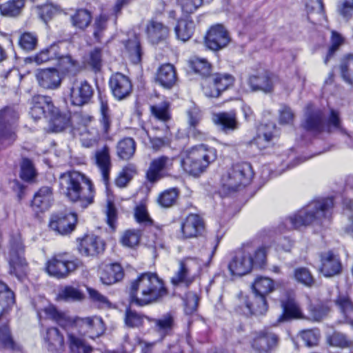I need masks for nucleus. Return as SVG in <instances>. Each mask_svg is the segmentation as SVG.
Instances as JSON below:
<instances>
[{
  "label": "nucleus",
  "mask_w": 353,
  "mask_h": 353,
  "mask_svg": "<svg viewBox=\"0 0 353 353\" xmlns=\"http://www.w3.org/2000/svg\"><path fill=\"white\" fill-rule=\"evenodd\" d=\"M320 258V271L325 276H334L341 272L342 265L339 257L332 251L322 252Z\"/></svg>",
  "instance_id": "4be33fe9"
},
{
  "label": "nucleus",
  "mask_w": 353,
  "mask_h": 353,
  "mask_svg": "<svg viewBox=\"0 0 353 353\" xmlns=\"http://www.w3.org/2000/svg\"><path fill=\"white\" fill-rule=\"evenodd\" d=\"M245 306L250 314H263L268 310L265 295L254 294L252 301H246Z\"/></svg>",
  "instance_id": "37998d69"
},
{
  "label": "nucleus",
  "mask_w": 353,
  "mask_h": 353,
  "mask_svg": "<svg viewBox=\"0 0 353 353\" xmlns=\"http://www.w3.org/2000/svg\"><path fill=\"white\" fill-rule=\"evenodd\" d=\"M170 104L167 101H163L157 105L150 106L152 116L158 121L165 123L171 118L169 112Z\"/></svg>",
  "instance_id": "3c124183"
},
{
  "label": "nucleus",
  "mask_w": 353,
  "mask_h": 353,
  "mask_svg": "<svg viewBox=\"0 0 353 353\" xmlns=\"http://www.w3.org/2000/svg\"><path fill=\"white\" fill-rule=\"evenodd\" d=\"M304 129L314 133L319 134L325 131L324 114L320 109H307L305 120L302 124Z\"/></svg>",
  "instance_id": "5701e85b"
},
{
  "label": "nucleus",
  "mask_w": 353,
  "mask_h": 353,
  "mask_svg": "<svg viewBox=\"0 0 353 353\" xmlns=\"http://www.w3.org/2000/svg\"><path fill=\"white\" fill-rule=\"evenodd\" d=\"M37 9L39 18L45 23L50 20L59 10L58 6L51 3L37 6Z\"/></svg>",
  "instance_id": "052dcab7"
},
{
  "label": "nucleus",
  "mask_w": 353,
  "mask_h": 353,
  "mask_svg": "<svg viewBox=\"0 0 353 353\" xmlns=\"http://www.w3.org/2000/svg\"><path fill=\"white\" fill-rule=\"evenodd\" d=\"M77 221V216L74 213H59L52 215L49 227L57 234L65 235L74 230Z\"/></svg>",
  "instance_id": "ddd939ff"
},
{
  "label": "nucleus",
  "mask_w": 353,
  "mask_h": 353,
  "mask_svg": "<svg viewBox=\"0 0 353 353\" xmlns=\"http://www.w3.org/2000/svg\"><path fill=\"white\" fill-rule=\"evenodd\" d=\"M93 95L92 86L86 81L74 79L70 88V99L74 105L88 103Z\"/></svg>",
  "instance_id": "2eb2a0df"
},
{
  "label": "nucleus",
  "mask_w": 353,
  "mask_h": 353,
  "mask_svg": "<svg viewBox=\"0 0 353 353\" xmlns=\"http://www.w3.org/2000/svg\"><path fill=\"white\" fill-rule=\"evenodd\" d=\"M341 75L347 84L353 85V54L345 56L340 64Z\"/></svg>",
  "instance_id": "49530a36"
},
{
  "label": "nucleus",
  "mask_w": 353,
  "mask_h": 353,
  "mask_svg": "<svg viewBox=\"0 0 353 353\" xmlns=\"http://www.w3.org/2000/svg\"><path fill=\"white\" fill-rule=\"evenodd\" d=\"M252 288L254 294L266 295L273 290V281L267 277H259L253 283Z\"/></svg>",
  "instance_id": "864d4df0"
},
{
  "label": "nucleus",
  "mask_w": 353,
  "mask_h": 353,
  "mask_svg": "<svg viewBox=\"0 0 353 353\" xmlns=\"http://www.w3.org/2000/svg\"><path fill=\"white\" fill-rule=\"evenodd\" d=\"M23 246L20 240L11 243L8 256L9 272L21 280L26 274L27 263L23 257Z\"/></svg>",
  "instance_id": "1a4fd4ad"
},
{
  "label": "nucleus",
  "mask_w": 353,
  "mask_h": 353,
  "mask_svg": "<svg viewBox=\"0 0 353 353\" xmlns=\"http://www.w3.org/2000/svg\"><path fill=\"white\" fill-rule=\"evenodd\" d=\"M48 348L51 352H59L64 345V338L57 327H50L44 336Z\"/></svg>",
  "instance_id": "72a5a7b5"
},
{
  "label": "nucleus",
  "mask_w": 353,
  "mask_h": 353,
  "mask_svg": "<svg viewBox=\"0 0 353 353\" xmlns=\"http://www.w3.org/2000/svg\"><path fill=\"white\" fill-rule=\"evenodd\" d=\"M14 303V292L3 282L0 281V317L6 311L7 307Z\"/></svg>",
  "instance_id": "de8ad7c7"
},
{
  "label": "nucleus",
  "mask_w": 353,
  "mask_h": 353,
  "mask_svg": "<svg viewBox=\"0 0 353 353\" xmlns=\"http://www.w3.org/2000/svg\"><path fill=\"white\" fill-rule=\"evenodd\" d=\"M52 201L53 193L52 188L43 186L34 194L31 206L37 212H43L50 208Z\"/></svg>",
  "instance_id": "b1692460"
},
{
  "label": "nucleus",
  "mask_w": 353,
  "mask_h": 353,
  "mask_svg": "<svg viewBox=\"0 0 353 353\" xmlns=\"http://www.w3.org/2000/svg\"><path fill=\"white\" fill-rule=\"evenodd\" d=\"M109 85L113 96L118 100H122L129 96L132 88L129 78L119 72L111 76Z\"/></svg>",
  "instance_id": "a211bd4d"
},
{
  "label": "nucleus",
  "mask_w": 353,
  "mask_h": 353,
  "mask_svg": "<svg viewBox=\"0 0 353 353\" xmlns=\"http://www.w3.org/2000/svg\"><path fill=\"white\" fill-rule=\"evenodd\" d=\"M136 143L132 138L126 137L119 141L117 145V154H134Z\"/></svg>",
  "instance_id": "680f3d73"
},
{
  "label": "nucleus",
  "mask_w": 353,
  "mask_h": 353,
  "mask_svg": "<svg viewBox=\"0 0 353 353\" xmlns=\"http://www.w3.org/2000/svg\"><path fill=\"white\" fill-rule=\"evenodd\" d=\"M57 297L63 301H81L83 298V294L74 287L65 286L59 292Z\"/></svg>",
  "instance_id": "6e6d98bb"
},
{
  "label": "nucleus",
  "mask_w": 353,
  "mask_h": 353,
  "mask_svg": "<svg viewBox=\"0 0 353 353\" xmlns=\"http://www.w3.org/2000/svg\"><path fill=\"white\" fill-rule=\"evenodd\" d=\"M35 175L36 171L32 161L27 158H23L21 163V178L29 181L34 178Z\"/></svg>",
  "instance_id": "69168bd1"
},
{
  "label": "nucleus",
  "mask_w": 353,
  "mask_h": 353,
  "mask_svg": "<svg viewBox=\"0 0 353 353\" xmlns=\"http://www.w3.org/2000/svg\"><path fill=\"white\" fill-rule=\"evenodd\" d=\"M144 316L136 311L127 310L125 312V323L130 327H137L143 325Z\"/></svg>",
  "instance_id": "338daca9"
},
{
  "label": "nucleus",
  "mask_w": 353,
  "mask_h": 353,
  "mask_svg": "<svg viewBox=\"0 0 353 353\" xmlns=\"http://www.w3.org/2000/svg\"><path fill=\"white\" fill-rule=\"evenodd\" d=\"M274 128L275 125L272 123L261 124L258 128L256 137L250 142L251 145H255L260 150L270 147L274 137Z\"/></svg>",
  "instance_id": "cd10ccee"
},
{
  "label": "nucleus",
  "mask_w": 353,
  "mask_h": 353,
  "mask_svg": "<svg viewBox=\"0 0 353 353\" xmlns=\"http://www.w3.org/2000/svg\"><path fill=\"white\" fill-rule=\"evenodd\" d=\"M0 345L3 348L11 350H15L18 348L7 326L0 328Z\"/></svg>",
  "instance_id": "bf43d9fd"
},
{
  "label": "nucleus",
  "mask_w": 353,
  "mask_h": 353,
  "mask_svg": "<svg viewBox=\"0 0 353 353\" xmlns=\"http://www.w3.org/2000/svg\"><path fill=\"white\" fill-rule=\"evenodd\" d=\"M37 316L40 319L41 318L51 319L63 327L72 323L70 317L65 312L57 310L53 305H49L42 310H38Z\"/></svg>",
  "instance_id": "c756f323"
},
{
  "label": "nucleus",
  "mask_w": 353,
  "mask_h": 353,
  "mask_svg": "<svg viewBox=\"0 0 353 353\" xmlns=\"http://www.w3.org/2000/svg\"><path fill=\"white\" fill-rule=\"evenodd\" d=\"M300 336L306 346L312 347L318 345L321 338V333L318 329H310L301 331Z\"/></svg>",
  "instance_id": "4d7b16f0"
},
{
  "label": "nucleus",
  "mask_w": 353,
  "mask_h": 353,
  "mask_svg": "<svg viewBox=\"0 0 353 353\" xmlns=\"http://www.w3.org/2000/svg\"><path fill=\"white\" fill-rule=\"evenodd\" d=\"M334 207L332 198H321L313 200L292 215L287 217L280 225L281 232L301 227H306L312 224L321 223L327 217Z\"/></svg>",
  "instance_id": "f257e3e1"
},
{
  "label": "nucleus",
  "mask_w": 353,
  "mask_h": 353,
  "mask_svg": "<svg viewBox=\"0 0 353 353\" xmlns=\"http://www.w3.org/2000/svg\"><path fill=\"white\" fill-rule=\"evenodd\" d=\"M141 232L139 230H128L121 237L122 244L128 248H134L139 243Z\"/></svg>",
  "instance_id": "0e129e2a"
},
{
  "label": "nucleus",
  "mask_w": 353,
  "mask_h": 353,
  "mask_svg": "<svg viewBox=\"0 0 353 353\" xmlns=\"http://www.w3.org/2000/svg\"><path fill=\"white\" fill-rule=\"evenodd\" d=\"M279 343V336L267 329L256 333L251 342L252 348L256 353H270Z\"/></svg>",
  "instance_id": "9b49d317"
},
{
  "label": "nucleus",
  "mask_w": 353,
  "mask_h": 353,
  "mask_svg": "<svg viewBox=\"0 0 353 353\" xmlns=\"http://www.w3.org/2000/svg\"><path fill=\"white\" fill-rule=\"evenodd\" d=\"M72 322L79 328L81 334L88 335L90 338L99 336L104 331L103 322L100 317H76Z\"/></svg>",
  "instance_id": "f8f14e48"
},
{
  "label": "nucleus",
  "mask_w": 353,
  "mask_h": 353,
  "mask_svg": "<svg viewBox=\"0 0 353 353\" xmlns=\"http://www.w3.org/2000/svg\"><path fill=\"white\" fill-rule=\"evenodd\" d=\"M213 121L224 131L234 130L237 128V121L234 112H220L213 115Z\"/></svg>",
  "instance_id": "c9c22d12"
},
{
  "label": "nucleus",
  "mask_w": 353,
  "mask_h": 353,
  "mask_svg": "<svg viewBox=\"0 0 353 353\" xmlns=\"http://www.w3.org/2000/svg\"><path fill=\"white\" fill-rule=\"evenodd\" d=\"M185 156L181 161V166L185 172L194 176L203 173L210 163L215 161V156Z\"/></svg>",
  "instance_id": "dca6fc26"
},
{
  "label": "nucleus",
  "mask_w": 353,
  "mask_h": 353,
  "mask_svg": "<svg viewBox=\"0 0 353 353\" xmlns=\"http://www.w3.org/2000/svg\"><path fill=\"white\" fill-rule=\"evenodd\" d=\"M81 265L79 259L70 260L65 253L54 255L46 265L48 274L57 279H64Z\"/></svg>",
  "instance_id": "39448f33"
},
{
  "label": "nucleus",
  "mask_w": 353,
  "mask_h": 353,
  "mask_svg": "<svg viewBox=\"0 0 353 353\" xmlns=\"http://www.w3.org/2000/svg\"><path fill=\"white\" fill-rule=\"evenodd\" d=\"M151 321L154 324L155 331L162 337L167 335L174 325V316L170 313H167L159 319H153Z\"/></svg>",
  "instance_id": "4c0bfd02"
},
{
  "label": "nucleus",
  "mask_w": 353,
  "mask_h": 353,
  "mask_svg": "<svg viewBox=\"0 0 353 353\" xmlns=\"http://www.w3.org/2000/svg\"><path fill=\"white\" fill-rule=\"evenodd\" d=\"M54 107L50 97L42 95L34 96L31 101L30 114L37 121L48 117L50 112L53 111Z\"/></svg>",
  "instance_id": "412c9836"
},
{
  "label": "nucleus",
  "mask_w": 353,
  "mask_h": 353,
  "mask_svg": "<svg viewBox=\"0 0 353 353\" xmlns=\"http://www.w3.org/2000/svg\"><path fill=\"white\" fill-rule=\"evenodd\" d=\"M94 163L100 171L102 180L108 185L110 180V172L112 168V162L110 156H94Z\"/></svg>",
  "instance_id": "c03bdc74"
},
{
  "label": "nucleus",
  "mask_w": 353,
  "mask_h": 353,
  "mask_svg": "<svg viewBox=\"0 0 353 353\" xmlns=\"http://www.w3.org/2000/svg\"><path fill=\"white\" fill-rule=\"evenodd\" d=\"M19 119V113L12 107L0 110V139L6 145H10L16 139L14 125Z\"/></svg>",
  "instance_id": "0eeeda50"
},
{
  "label": "nucleus",
  "mask_w": 353,
  "mask_h": 353,
  "mask_svg": "<svg viewBox=\"0 0 353 353\" xmlns=\"http://www.w3.org/2000/svg\"><path fill=\"white\" fill-rule=\"evenodd\" d=\"M146 34L151 43L158 44L166 40L169 28L163 23L152 19L148 23Z\"/></svg>",
  "instance_id": "a878e982"
},
{
  "label": "nucleus",
  "mask_w": 353,
  "mask_h": 353,
  "mask_svg": "<svg viewBox=\"0 0 353 353\" xmlns=\"http://www.w3.org/2000/svg\"><path fill=\"white\" fill-rule=\"evenodd\" d=\"M124 272L117 263L105 265L100 272V279L103 284L110 285L123 279Z\"/></svg>",
  "instance_id": "c85d7f7f"
},
{
  "label": "nucleus",
  "mask_w": 353,
  "mask_h": 353,
  "mask_svg": "<svg viewBox=\"0 0 353 353\" xmlns=\"http://www.w3.org/2000/svg\"><path fill=\"white\" fill-rule=\"evenodd\" d=\"M167 294L163 281L156 273H142L131 283V303L138 306L159 302Z\"/></svg>",
  "instance_id": "f03ea898"
},
{
  "label": "nucleus",
  "mask_w": 353,
  "mask_h": 353,
  "mask_svg": "<svg viewBox=\"0 0 353 353\" xmlns=\"http://www.w3.org/2000/svg\"><path fill=\"white\" fill-rule=\"evenodd\" d=\"M229 42L228 33L225 28L220 24L212 26L205 37L206 47L214 51L225 47Z\"/></svg>",
  "instance_id": "4468645a"
},
{
  "label": "nucleus",
  "mask_w": 353,
  "mask_h": 353,
  "mask_svg": "<svg viewBox=\"0 0 353 353\" xmlns=\"http://www.w3.org/2000/svg\"><path fill=\"white\" fill-rule=\"evenodd\" d=\"M91 13L86 9H79L71 17L72 25L79 29L87 28L91 21Z\"/></svg>",
  "instance_id": "8fccbe9b"
},
{
  "label": "nucleus",
  "mask_w": 353,
  "mask_h": 353,
  "mask_svg": "<svg viewBox=\"0 0 353 353\" xmlns=\"http://www.w3.org/2000/svg\"><path fill=\"white\" fill-rule=\"evenodd\" d=\"M59 46L53 44L41 50L33 57L29 58L31 61L35 62L37 65L56 60L59 57Z\"/></svg>",
  "instance_id": "58836bf2"
},
{
  "label": "nucleus",
  "mask_w": 353,
  "mask_h": 353,
  "mask_svg": "<svg viewBox=\"0 0 353 353\" xmlns=\"http://www.w3.org/2000/svg\"><path fill=\"white\" fill-rule=\"evenodd\" d=\"M252 252L250 246H245L234 252L228 265L232 275L243 276L251 271L254 264Z\"/></svg>",
  "instance_id": "6e6552de"
},
{
  "label": "nucleus",
  "mask_w": 353,
  "mask_h": 353,
  "mask_svg": "<svg viewBox=\"0 0 353 353\" xmlns=\"http://www.w3.org/2000/svg\"><path fill=\"white\" fill-rule=\"evenodd\" d=\"M59 181L60 189L71 201L79 202L83 208L93 203V185L85 174L69 171L61 174Z\"/></svg>",
  "instance_id": "7ed1b4c3"
},
{
  "label": "nucleus",
  "mask_w": 353,
  "mask_h": 353,
  "mask_svg": "<svg viewBox=\"0 0 353 353\" xmlns=\"http://www.w3.org/2000/svg\"><path fill=\"white\" fill-rule=\"evenodd\" d=\"M177 196L178 192L175 188L166 190L158 197V203L163 208H169L174 203Z\"/></svg>",
  "instance_id": "e2e57ef3"
},
{
  "label": "nucleus",
  "mask_w": 353,
  "mask_h": 353,
  "mask_svg": "<svg viewBox=\"0 0 353 353\" xmlns=\"http://www.w3.org/2000/svg\"><path fill=\"white\" fill-rule=\"evenodd\" d=\"M128 57L134 64L140 63L141 60V50L139 42L136 39L128 40L125 45Z\"/></svg>",
  "instance_id": "5fc2aeb1"
},
{
  "label": "nucleus",
  "mask_w": 353,
  "mask_h": 353,
  "mask_svg": "<svg viewBox=\"0 0 353 353\" xmlns=\"http://www.w3.org/2000/svg\"><path fill=\"white\" fill-rule=\"evenodd\" d=\"M204 229L202 218L196 214H189L181 225V231L186 238L195 237Z\"/></svg>",
  "instance_id": "bb28decb"
},
{
  "label": "nucleus",
  "mask_w": 353,
  "mask_h": 353,
  "mask_svg": "<svg viewBox=\"0 0 353 353\" xmlns=\"http://www.w3.org/2000/svg\"><path fill=\"white\" fill-rule=\"evenodd\" d=\"M35 76L39 85L45 89L56 90L61 84L62 77L54 68L38 70Z\"/></svg>",
  "instance_id": "6ab92c4d"
},
{
  "label": "nucleus",
  "mask_w": 353,
  "mask_h": 353,
  "mask_svg": "<svg viewBox=\"0 0 353 353\" xmlns=\"http://www.w3.org/2000/svg\"><path fill=\"white\" fill-rule=\"evenodd\" d=\"M156 81L162 87L170 89L176 81V73L173 65L166 63L161 65L157 70Z\"/></svg>",
  "instance_id": "2f4dec72"
},
{
  "label": "nucleus",
  "mask_w": 353,
  "mask_h": 353,
  "mask_svg": "<svg viewBox=\"0 0 353 353\" xmlns=\"http://www.w3.org/2000/svg\"><path fill=\"white\" fill-rule=\"evenodd\" d=\"M69 347L72 353H91L92 347L75 334L68 333Z\"/></svg>",
  "instance_id": "79ce46f5"
},
{
  "label": "nucleus",
  "mask_w": 353,
  "mask_h": 353,
  "mask_svg": "<svg viewBox=\"0 0 353 353\" xmlns=\"http://www.w3.org/2000/svg\"><path fill=\"white\" fill-rule=\"evenodd\" d=\"M100 122L105 134L109 132L111 125V118L108 101L99 96Z\"/></svg>",
  "instance_id": "603ef678"
},
{
  "label": "nucleus",
  "mask_w": 353,
  "mask_h": 353,
  "mask_svg": "<svg viewBox=\"0 0 353 353\" xmlns=\"http://www.w3.org/2000/svg\"><path fill=\"white\" fill-rule=\"evenodd\" d=\"M194 30V23L192 20L180 19L174 28L176 38L183 42L189 40Z\"/></svg>",
  "instance_id": "ea45409f"
},
{
  "label": "nucleus",
  "mask_w": 353,
  "mask_h": 353,
  "mask_svg": "<svg viewBox=\"0 0 353 353\" xmlns=\"http://www.w3.org/2000/svg\"><path fill=\"white\" fill-rule=\"evenodd\" d=\"M296 280L306 286H312L314 283V279L310 272L305 268H299L294 270Z\"/></svg>",
  "instance_id": "774afa93"
},
{
  "label": "nucleus",
  "mask_w": 353,
  "mask_h": 353,
  "mask_svg": "<svg viewBox=\"0 0 353 353\" xmlns=\"http://www.w3.org/2000/svg\"><path fill=\"white\" fill-rule=\"evenodd\" d=\"M285 159H282L281 168L276 172L280 174L285 169H291L295 166L307 161L310 157L305 156H284Z\"/></svg>",
  "instance_id": "13d9d810"
},
{
  "label": "nucleus",
  "mask_w": 353,
  "mask_h": 353,
  "mask_svg": "<svg viewBox=\"0 0 353 353\" xmlns=\"http://www.w3.org/2000/svg\"><path fill=\"white\" fill-rule=\"evenodd\" d=\"M342 129V122L340 117V112L331 108L330 113L325 122V131L332 133Z\"/></svg>",
  "instance_id": "09e8293b"
},
{
  "label": "nucleus",
  "mask_w": 353,
  "mask_h": 353,
  "mask_svg": "<svg viewBox=\"0 0 353 353\" xmlns=\"http://www.w3.org/2000/svg\"><path fill=\"white\" fill-rule=\"evenodd\" d=\"M57 66L59 73L63 75H74L80 70L79 63L74 59L70 54L62 55L59 52Z\"/></svg>",
  "instance_id": "473e14b6"
},
{
  "label": "nucleus",
  "mask_w": 353,
  "mask_h": 353,
  "mask_svg": "<svg viewBox=\"0 0 353 353\" xmlns=\"http://www.w3.org/2000/svg\"><path fill=\"white\" fill-rule=\"evenodd\" d=\"M26 0H8L0 4V13L7 17L19 16L25 6Z\"/></svg>",
  "instance_id": "e433bc0d"
},
{
  "label": "nucleus",
  "mask_w": 353,
  "mask_h": 353,
  "mask_svg": "<svg viewBox=\"0 0 353 353\" xmlns=\"http://www.w3.org/2000/svg\"><path fill=\"white\" fill-rule=\"evenodd\" d=\"M253 176L254 172L250 163L241 161L227 165L221 174V191L225 195L239 192L251 183Z\"/></svg>",
  "instance_id": "20e7f679"
},
{
  "label": "nucleus",
  "mask_w": 353,
  "mask_h": 353,
  "mask_svg": "<svg viewBox=\"0 0 353 353\" xmlns=\"http://www.w3.org/2000/svg\"><path fill=\"white\" fill-rule=\"evenodd\" d=\"M173 159L161 156L154 159L146 172V178L150 183H156L168 176L167 170L172 165Z\"/></svg>",
  "instance_id": "f3484780"
},
{
  "label": "nucleus",
  "mask_w": 353,
  "mask_h": 353,
  "mask_svg": "<svg viewBox=\"0 0 353 353\" xmlns=\"http://www.w3.org/2000/svg\"><path fill=\"white\" fill-rule=\"evenodd\" d=\"M248 82L251 90L254 92L261 91L264 93H270L273 89L272 76L268 71L250 76Z\"/></svg>",
  "instance_id": "393cba45"
},
{
  "label": "nucleus",
  "mask_w": 353,
  "mask_h": 353,
  "mask_svg": "<svg viewBox=\"0 0 353 353\" xmlns=\"http://www.w3.org/2000/svg\"><path fill=\"white\" fill-rule=\"evenodd\" d=\"M203 91L208 97H218L221 92L230 86L233 77L228 74H214L205 78Z\"/></svg>",
  "instance_id": "9d476101"
},
{
  "label": "nucleus",
  "mask_w": 353,
  "mask_h": 353,
  "mask_svg": "<svg viewBox=\"0 0 353 353\" xmlns=\"http://www.w3.org/2000/svg\"><path fill=\"white\" fill-rule=\"evenodd\" d=\"M201 264L195 258L187 257L179 262V268L171 279L174 285H184L188 287L195 280Z\"/></svg>",
  "instance_id": "423d86ee"
},
{
  "label": "nucleus",
  "mask_w": 353,
  "mask_h": 353,
  "mask_svg": "<svg viewBox=\"0 0 353 353\" xmlns=\"http://www.w3.org/2000/svg\"><path fill=\"white\" fill-rule=\"evenodd\" d=\"M335 305L345 318V323L350 325V315L353 313V302L347 294H339L334 300Z\"/></svg>",
  "instance_id": "a19ab883"
},
{
  "label": "nucleus",
  "mask_w": 353,
  "mask_h": 353,
  "mask_svg": "<svg viewBox=\"0 0 353 353\" xmlns=\"http://www.w3.org/2000/svg\"><path fill=\"white\" fill-rule=\"evenodd\" d=\"M105 244L103 241L94 235H85L79 241L78 250L85 256H96L103 252Z\"/></svg>",
  "instance_id": "aec40b11"
},
{
  "label": "nucleus",
  "mask_w": 353,
  "mask_h": 353,
  "mask_svg": "<svg viewBox=\"0 0 353 353\" xmlns=\"http://www.w3.org/2000/svg\"><path fill=\"white\" fill-rule=\"evenodd\" d=\"M48 117L49 128L53 132H60L68 125L69 117L66 114H61L56 107H54L53 111L50 112Z\"/></svg>",
  "instance_id": "f704fd0d"
},
{
  "label": "nucleus",
  "mask_w": 353,
  "mask_h": 353,
  "mask_svg": "<svg viewBox=\"0 0 353 353\" xmlns=\"http://www.w3.org/2000/svg\"><path fill=\"white\" fill-rule=\"evenodd\" d=\"M188 63L194 72L199 74L203 78L211 75V64L207 59L195 57L190 59Z\"/></svg>",
  "instance_id": "a18cd8bd"
},
{
  "label": "nucleus",
  "mask_w": 353,
  "mask_h": 353,
  "mask_svg": "<svg viewBox=\"0 0 353 353\" xmlns=\"http://www.w3.org/2000/svg\"><path fill=\"white\" fill-rule=\"evenodd\" d=\"M283 313L277 319V323H281L288 321L292 319H298L302 316L299 304L293 297H288L281 301Z\"/></svg>",
  "instance_id": "7c9ffc66"
}]
</instances>
